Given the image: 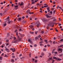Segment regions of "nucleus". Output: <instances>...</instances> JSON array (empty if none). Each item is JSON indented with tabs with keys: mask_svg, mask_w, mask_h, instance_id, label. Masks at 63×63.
Masks as SVG:
<instances>
[{
	"mask_svg": "<svg viewBox=\"0 0 63 63\" xmlns=\"http://www.w3.org/2000/svg\"><path fill=\"white\" fill-rule=\"evenodd\" d=\"M34 0H32L31 1H32V4H34V3H35V2H34Z\"/></svg>",
	"mask_w": 63,
	"mask_h": 63,
	"instance_id": "9b49d317",
	"label": "nucleus"
},
{
	"mask_svg": "<svg viewBox=\"0 0 63 63\" xmlns=\"http://www.w3.org/2000/svg\"><path fill=\"white\" fill-rule=\"evenodd\" d=\"M47 10H49V7H48L47 8Z\"/></svg>",
	"mask_w": 63,
	"mask_h": 63,
	"instance_id": "c756f323",
	"label": "nucleus"
},
{
	"mask_svg": "<svg viewBox=\"0 0 63 63\" xmlns=\"http://www.w3.org/2000/svg\"><path fill=\"white\" fill-rule=\"evenodd\" d=\"M53 21H56V19H54L53 20Z\"/></svg>",
	"mask_w": 63,
	"mask_h": 63,
	"instance_id": "c9c22d12",
	"label": "nucleus"
},
{
	"mask_svg": "<svg viewBox=\"0 0 63 63\" xmlns=\"http://www.w3.org/2000/svg\"><path fill=\"white\" fill-rule=\"evenodd\" d=\"M10 17H8L6 19V20H7L8 21H9L10 20H9V18Z\"/></svg>",
	"mask_w": 63,
	"mask_h": 63,
	"instance_id": "2eb2a0df",
	"label": "nucleus"
},
{
	"mask_svg": "<svg viewBox=\"0 0 63 63\" xmlns=\"http://www.w3.org/2000/svg\"><path fill=\"white\" fill-rule=\"evenodd\" d=\"M37 33H38V32L36 31L35 32V34H37Z\"/></svg>",
	"mask_w": 63,
	"mask_h": 63,
	"instance_id": "f704fd0d",
	"label": "nucleus"
},
{
	"mask_svg": "<svg viewBox=\"0 0 63 63\" xmlns=\"http://www.w3.org/2000/svg\"><path fill=\"white\" fill-rule=\"evenodd\" d=\"M18 42V40H16V41H13L12 42V43H15L16 44V43H17Z\"/></svg>",
	"mask_w": 63,
	"mask_h": 63,
	"instance_id": "f03ea898",
	"label": "nucleus"
},
{
	"mask_svg": "<svg viewBox=\"0 0 63 63\" xmlns=\"http://www.w3.org/2000/svg\"><path fill=\"white\" fill-rule=\"evenodd\" d=\"M51 25H52L51 23L50 24H48V26L49 27H50V26H51Z\"/></svg>",
	"mask_w": 63,
	"mask_h": 63,
	"instance_id": "f8f14e48",
	"label": "nucleus"
},
{
	"mask_svg": "<svg viewBox=\"0 0 63 63\" xmlns=\"http://www.w3.org/2000/svg\"><path fill=\"white\" fill-rule=\"evenodd\" d=\"M50 10H49H49H47L48 12H50Z\"/></svg>",
	"mask_w": 63,
	"mask_h": 63,
	"instance_id": "3c124183",
	"label": "nucleus"
},
{
	"mask_svg": "<svg viewBox=\"0 0 63 63\" xmlns=\"http://www.w3.org/2000/svg\"><path fill=\"white\" fill-rule=\"evenodd\" d=\"M5 50H6L7 52H10V50L7 48H6Z\"/></svg>",
	"mask_w": 63,
	"mask_h": 63,
	"instance_id": "20e7f679",
	"label": "nucleus"
},
{
	"mask_svg": "<svg viewBox=\"0 0 63 63\" xmlns=\"http://www.w3.org/2000/svg\"><path fill=\"white\" fill-rule=\"evenodd\" d=\"M13 22V21L12 20H11L10 21H9L8 22V24H10V23H12Z\"/></svg>",
	"mask_w": 63,
	"mask_h": 63,
	"instance_id": "4468645a",
	"label": "nucleus"
},
{
	"mask_svg": "<svg viewBox=\"0 0 63 63\" xmlns=\"http://www.w3.org/2000/svg\"><path fill=\"white\" fill-rule=\"evenodd\" d=\"M26 23V21H23L22 22V23L23 24H24V23Z\"/></svg>",
	"mask_w": 63,
	"mask_h": 63,
	"instance_id": "9d476101",
	"label": "nucleus"
},
{
	"mask_svg": "<svg viewBox=\"0 0 63 63\" xmlns=\"http://www.w3.org/2000/svg\"><path fill=\"white\" fill-rule=\"evenodd\" d=\"M63 47V45H61L60 46V47Z\"/></svg>",
	"mask_w": 63,
	"mask_h": 63,
	"instance_id": "de8ad7c7",
	"label": "nucleus"
},
{
	"mask_svg": "<svg viewBox=\"0 0 63 63\" xmlns=\"http://www.w3.org/2000/svg\"><path fill=\"white\" fill-rule=\"evenodd\" d=\"M30 10H28L27 11V13H30Z\"/></svg>",
	"mask_w": 63,
	"mask_h": 63,
	"instance_id": "dca6fc26",
	"label": "nucleus"
},
{
	"mask_svg": "<svg viewBox=\"0 0 63 63\" xmlns=\"http://www.w3.org/2000/svg\"><path fill=\"white\" fill-rule=\"evenodd\" d=\"M12 61L13 62H14V59H12Z\"/></svg>",
	"mask_w": 63,
	"mask_h": 63,
	"instance_id": "49530a36",
	"label": "nucleus"
},
{
	"mask_svg": "<svg viewBox=\"0 0 63 63\" xmlns=\"http://www.w3.org/2000/svg\"><path fill=\"white\" fill-rule=\"evenodd\" d=\"M12 58H15V56H13Z\"/></svg>",
	"mask_w": 63,
	"mask_h": 63,
	"instance_id": "ea45409f",
	"label": "nucleus"
},
{
	"mask_svg": "<svg viewBox=\"0 0 63 63\" xmlns=\"http://www.w3.org/2000/svg\"><path fill=\"white\" fill-rule=\"evenodd\" d=\"M48 5H47V6H44V8H46L47 7H48Z\"/></svg>",
	"mask_w": 63,
	"mask_h": 63,
	"instance_id": "5701e85b",
	"label": "nucleus"
},
{
	"mask_svg": "<svg viewBox=\"0 0 63 63\" xmlns=\"http://www.w3.org/2000/svg\"><path fill=\"white\" fill-rule=\"evenodd\" d=\"M10 36L11 37V38H10V39H12V38H13L14 37V35L13 34H11V36Z\"/></svg>",
	"mask_w": 63,
	"mask_h": 63,
	"instance_id": "6e6552de",
	"label": "nucleus"
},
{
	"mask_svg": "<svg viewBox=\"0 0 63 63\" xmlns=\"http://www.w3.org/2000/svg\"><path fill=\"white\" fill-rule=\"evenodd\" d=\"M31 53L30 54L29 56H30V57H31Z\"/></svg>",
	"mask_w": 63,
	"mask_h": 63,
	"instance_id": "13d9d810",
	"label": "nucleus"
},
{
	"mask_svg": "<svg viewBox=\"0 0 63 63\" xmlns=\"http://www.w3.org/2000/svg\"><path fill=\"white\" fill-rule=\"evenodd\" d=\"M53 18H54L53 17H52L51 18H50V19H53Z\"/></svg>",
	"mask_w": 63,
	"mask_h": 63,
	"instance_id": "5fc2aeb1",
	"label": "nucleus"
},
{
	"mask_svg": "<svg viewBox=\"0 0 63 63\" xmlns=\"http://www.w3.org/2000/svg\"><path fill=\"white\" fill-rule=\"evenodd\" d=\"M7 10L6 9L5 10L4 13H7Z\"/></svg>",
	"mask_w": 63,
	"mask_h": 63,
	"instance_id": "cd10ccee",
	"label": "nucleus"
},
{
	"mask_svg": "<svg viewBox=\"0 0 63 63\" xmlns=\"http://www.w3.org/2000/svg\"><path fill=\"white\" fill-rule=\"evenodd\" d=\"M21 18H19L17 19V20L18 21L20 20H21Z\"/></svg>",
	"mask_w": 63,
	"mask_h": 63,
	"instance_id": "6ab92c4d",
	"label": "nucleus"
},
{
	"mask_svg": "<svg viewBox=\"0 0 63 63\" xmlns=\"http://www.w3.org/2000/svg\"><path fill=\"white\" fill-rule=\"evenodd\" d=\"M41 33L42 34H43L44 33V31H42L41 32Z\"/></svg>",
	"mask_w": 63,
	"mask_h": 63,
	"instance_id": "72a5a7b5",
	"label": "nucleus"
},
{
	"mask_svg": "<svg viewBox=\"0 0 63 63\" xmlns=\"http://www.w3.org/2000/svg\"><path fill=\"white\" fill-rule=\"evenodd\" d=\"M16 34L17 36H18V32H16Z\"/></svg>",
	"mask_w": 63,
	"mask_h": 63,
	"instance_id": "bb28decb",
	"label": "nucleus"
},
{
	"mask_svg": "<svg viewBox=\"0 0 63 63\" xmlns=\"http://www.w3.org/2000/svg\"><path fill=\"white\" fill-rule=\"evenodd\" d=\"M33 27H34V26L32 25H31L30 26V27H31V29H32L33 28Z\"/></svg>",
	"mask_w": 63,
	"mask_h": 63,
	"instance_id": "1a4fd4ad",
	"label": "nucleus"
},
{
	"mask_svg": "<svg viewBox=\"0 0 63 63\" xmlns=\"http://www.w3.org/2000/svg\"><path fill=\"white\" fill-rule=\"evenodd\" d=\"M10 50H13V48H11L10 49Z\"/></svg>",
	"mask_w": 63,
	"mask_h": 63,
	"instance_id": "8fccbe9b",
	"label": "nucleus"
},
{
	"mask_svg": "<svg viewBox=\"0 0 63 63\" xmlns=\"http://www.w3.org/2000/svg\"><path fill=\"white\" fill-rule=\"evenodd\" d=\"M14 39L15 40H16V37H13Z\"/></svg>",
	"mask_w": 63,
	"mask_h": 63,
	"instance_id": "4d7b16f0",
	"label": "nucleus"
},
{
	"mask_svg": "<svg viewBox=\"0 0 63 63\" xmlns=\"http://www.w3.org/2000/svg\"><path fill=\"white\" fill-rule=\"evenodd\" d=\"M58 50L59 51H61V49L60 48H59Z\"/></svg>",
	"mask_w": 63,
	"mask_h": 63,
	"instance_id": "79ce46f5",
	"label": "nucleus"
},
{
	"mask_svg": "<svg viewBox=\"0 0 63 63\" xmlns=\"http://www.w3.org/2000/svg\"><path fill=\"white\" fill-rule=\"evenodd\" d=\"M0 15L1 16H2V13H0Z\"/></svg>",
	"mask_w": 63,
	"mask_h": 63,
	"instance_id": "6e6d98bb",
	"label": "nucleus"
},
{
	"mask_svg": "<svg viewBox=\"0 0 63 63\" xmlns=\"http://www.w3.org/2000/svg\"><path fill=\"white\" fill-rule=\"evenodd\" d=\"M47 46L48 47H50V45H49L48 44H47Z\"/></svg>",
	"mask_w": 63,
	"mask_h": 63,
	"instance_id": "a18cd8bd",
	"label": "nucleus"
},
{
	"mask_svg": "<svg viewBox=\"0 0 63 63\" xmlns=\"http://www.w3.org/2000/svg\"><path fill=\"white\" fill-rule=\"evenodd\" d=\"M20 5V6H23V2H21Z\"/></svg>",
	"mask_w": 63,
	"mask_h": 63,
	"instance_id": "ddd939ff",
	"label": "nucleus"
},
{
	"mask_svg": "<svg viewBox=\"0 0 63 63\" xmlns=\"http://www.w3.org/2000/svg\"><path fill=\"white\" fill-rule=\"evenodd\" d=\"M9 40L8 39L6 40V42H8Z\"/></svg>",
	"mask_w": 63,
	"mask_h": 63,
	"instance_id": "2f4dec72",
	"label": "nucleus"
},
{
	"mask_svg": "<svg viewBox=\"0 0 63 63\" xmlns=\"http://www.w3.org/2000/svg\"><path fill=\"white\" fill-rule=\"evenodd\" d=\"M24 36V34H22V35H21V36L20 35L21 37H22V36H23V37Z\"/></svg>",
	"mask_w": 63,
	"mask_h": 63,
	"instance_id": "393cba45",
	"label": "nucleus"
},
{
	"mask_svg": "<svg viewBox=\"0 0 63 63\" xmlns=\"http://www.w3.org/2000/svg\"><path fill=\"white\" fill-rule=\"evenodd\" d=\"M37 61H38L37 60H36L35 61V62H36V63H37Z\"/></svg>",
	"mask_w": 63,
	"mask_h": 63,
	"instance_id": "680f3d73",
	"label": "nucleus"
},
{
	"mask_svg": "<svg viewBox=\"0 0 63 63\" xmlns=\"http://www.w3.org/2000/svg\"><path fill=\"white\" fill-rule=\"evenodd\" d=\"M60 41H61V42L62 41H63V39H61L60 40Z\"/></svg>",
	"mask_w": 63,
	"mask_h": 63,
	"instance_id": "603ef678",
	"label": "nucleus"
},
{
	"mask_svg": "<svg viewBox=\"0 0 63 63\" xmlns=\"http://www.w3.org/2000/svg\"><path fill=\"white\" fill-rule=\"evenodd\" d=\"M44 20L45 21H47V20L46 18L44 19Z\"/></svg>",
	"mask_w": 63,
	"mask_h": 63,
	"instance_id": "b1692460",
	"label": "nucleus"
},
{
	"mask_svg": "<svg viewBox=\"0 0 63 63\" xmlns=\"http://www.w3.org/2000/svg\"><path fill=\"white\" fill-rule=\"evenodd\" d=\"M41 37V35H39L38 36V38H40Z\"/></svg>",
	"mask_w": 63,
	"mask_h": 63,
	"instance_id": "c03bdc74",
	"label": "nucleus"
},
{
	"mask_svg": "<svg viewBox=\"0 0 63 63\" xmlns=\"http://www.w3.org/2000/svg\"><path fill=\"white\" fill-rule=\"evenodd\" d=\"M8 57V56L6 54L5 55V56H4L5 57Z\"/></svg>",
	"mask_w": 63,
	"mask_h": 63,
	"instance_id": "c85d7f7f",
	"label": "nucleus"
},
{
	"mask_svg": "<svg viewBox=\"0 0 63 63\" xmlns=\"http://www.w3.org/2000/svg\"><path fill=\"white\" fill-rule=\"evenodd\" d=\"M50 2H51V3H52V1L51 0H50Z\"/></svg>",
	"mask_w": 63,
	"mask_h": 63,
	"instance_id": "338daca9",
	"label": "nucleus"
},
{
	"mask_svg": "<svg viewBox=\"0 0 63 63\" xmlns=\"http://www.w3.org/2000/svg\"><path fill=\"white\" fill-rule=\"evenodd\" d=\"M54 53H55V54H57V53L56 52H55Z\"/></svg>",
	"mask_w": 63,
	"mask_h": 63,
	"instance_id": "0e129e2a",
	"label": "nucleus"
},
{
	"mask_svg": "<svg viewBox=\"0 0 63 63\" xmlns=\"http://www.w3.org/2000/svg\"><path fill=\"white\" fill-rule=\"evenodd\" d=\"M17 38L19 42V41H21L22 40V38L20 37L19 36H17Z\"/></svg>",
	"mask_w": 63,
	"mask_h": 63,
	"instance_id": "f257e3e1",
	"label": "nucleus"
},
{
	"mask_svg": "<svg viewBox=\"0 0 63 63\" xmlns=\"http://www.w3.org/2000/svg\"><path fill=\"white\" fill-rule=\"evenodd\" d=\"M7 22V21H5L3 22L4 24V26L5 27V26H6V25H7V24L6 23Z\"/></svg>",
	"mask_w": 63,
	"mask_h": 63,
	"instance_id": "39448f33",
	"label": "nucleus"
},
{
	"mask_svg": "<svg viewBox=\"0 0 63 63\" xmlns=\"http://www.w3.org/2000/svg\"><path fill=\"white\" fill-rule=\"evenodd\" d=\"M14 7H15V8H16L18 7V5H14Z\"/></svg>",
	"mask_w": 63,
	"mask_h": 63,
	"instance_id": "f3484780",
	"label": "nucleus"
},
{
	"mask_svg": "<svg viewBox=\"0 0 63 63\" xmlns=\"http://www.w3.org/2000/svg\"><path fill=\"white\" fill-rule=\"evenodd\" d=\"M37 45L36 44H35L34 45V47H37Z\"/></svg>",
	"mask_w": 63,
	"mask_h": 63,
	"instance_id": "37998d69",
	"label": "nucleus"
},
{
	"mask_svg": "<svg viewBox=\"0 0 63 63\" xmlns=\"http://www.w3.org/2000/svg\"><path fill=\"white\" fill-rule=\"evenodd\" d=\"M36 25L37 26H38V27L40 26V22H39V21H37V22Z\"/></svg>",
	"mask_w": 63,
	"mask_h": 63,
	"instance_id": "7ed1b4c3",
	"label": "nucleus"
},
{
	"mask_svg": "<svg viewBox=\"0 0 63 63\" xmlns=\"http://www.w3.org/2000/svg\"><path fill=\"white\" fill-rule=\"evenodd\" d=\"M34 32H30V33L31 34H34Z\"/></svg>",
	"mask_w": 63,
	"mask_h": 63,
	"instance_id": "4be33fe9",
	"label": "nucleus"
},
{
	"mask_svg": "<svg viewBox=\"0 0 63 63\" xmlns=\"http://www.w3.org/2000/svg\"><path fill=\"white\" fill-rule=\"evenodd\" d=\"M28 42H30L31 43V44H32V41H31V40L30 39H28Z\"/></svg>",
	"mask_w": 63,
	"mask_h": 63,
	"instance_id": "0eeeda50",
	"label": "nucleus"
},
{
	"mask_svg": "<svg viewBox=\"0 0 63 63\" xmlns=\"http://www.w3.org/2000/svg\"><path fill=\"white\" fill-rule=\"evenodd\" d=\"M54 50H55V49H53V51L52 52V53H55V52H54Z\"/></svg>",
	"mask_w": 63,
	"mask_h": 63,
	"instance_id": "412c9836",
	"label": "nucleus"
},
{
	"mask_svg": "<svg viewBox=\"0 0 63 63\" xmlns=\"http://www.w3.org/2000/svg\"><path fill=\"white\" fill-rule=\"evenodd\" d=\"M53 59H56V60H58V58H57L56 57H53Z\"/></svg>",
	"mask_w": 63,
	"mask_h": 63,
	"instance_id": "423d86ee",
	"label": "nucleus"
},
{
	"mask_svg": "<svg viewBox=\"0 0 63 63\" xmlns=\"http://www.w3.org/2000/svg\"><path fill=\"white\" fill-rule=\"evenodd\" d=\"M61 59L58 58V60H58H58H59V61H61Z\"/></svg>",
	"mask_w": 63,
	"mask_h": 63,
	"instance_id": "a878e982",
	"label": "nucleus"
},
{
	"mask_svg": "<svg viewBox=\"0 0 63 63\" xmlns=\"http://www.w3.org/2000/svg\"><path fill=\"white\" fill-rule=\"evenodd\" d=\"M41 55H42V56H43V55H44V53H42L41 54Z\"/></svg>",
	"mask_w": 63,
	"mask_h": 63,
	"instance_id": "473e14b6",
	"label": "nucleus"
},
{
	"mask_svg": "<svg viewBox=\"0 0 63 63\" xmlns=\"http://www.w3.org/2000/svg\"><path fill=\"white\" fill-rule=\"evenodd\" d=\"M17 30H16L15 31V32H17Z\"/></svg>",
	"mask_w": 63,
	"mask_h": 63,
	"instance_id": "864d4df0",
	"label": "nucleus"
},
{
	"mask_svg": "<svg viewBox=\"0 0 63 63\" xmlns=\"http://www.w3.org/2000/svg\"><path fill=\"white\" fill-rule=\"evenodd\" d=\"M10 35V33H8L7 36V37H8Z\"/></svg>",
	"mask_w": 63,
	"mask_h": 63,
	"instance_id": "aec40b11",
	"label": "nucleus"
},
{
	"mask_svg": "<svg viewBox=\"0 0 63 63\" xmlns=\"http://www.w3.org/2000/svg\"><path fill=\"white\" fill-rule=\"evenodd\" d=\"M55 11H53V14H55Z\"/></svg>",
	"mask_w": 63,
	"mask_h": 63,
	"instance_id": "58836bf2",
	"label": "nucleus"
},
{
	"mask_svg": "<svg viewBox=\"0 0 63 63\" xmlns=\"http://www.w3.org/2000/svg\"><path fill=\"white\" fill-rule=\"evenodd\" d=\"M45 42H47V40H45Z\"/></svg>",
	"mask_w": 63,
	"mask_h": 63,
	"instance_id": "bf43d9fd",
	"label": "nucleus"
},
{
	"mask_svg": "<svg viewBox=\"0 0 63 63\" xmlns=\"http://www.w3.org/2000/svg\"><path fill=\"white\" fill-rule=\"evenodd\" d=\"M3 4V2H1V3H0V4Z\"/></svg>",
	"mask_w": 63,
	"mask_h": 63,
	"instance_id": "774afa93",
	"label": "nucleus"
},
{
	"mask_svg": "<svg viewBox=\"0 0 63 63\" xmlns=\"http://www.w3.org/2000/svg\"><path fill=\"white\" fill-rule=\"evenodd\" d=\"M49 60L50 59V60H51V59H52V57H51V58H50V57H49Z\"/></svg>",
	"mask_w": 63,
	"mask_h": 63,
	"instance_id": "a19ab883",
	"label": "nucleus"
},
{
	"mask_svg": "<svg viewBox=\"0 0 63 63\" xmlns=\"http://www.w3.org/2000/svg\"><path fill=\"white\" fill-rule=\"evenodd\" d=\"M44 51H46V49L44 48L43 49Z\"/></svg>",
	"mask_w": 63,
	"mask_h": 63,
	"instance_id": "09e8293b",
	"label": "nucleus"
},
{
	"mask_svg": "<svg viewBox=\"0 0 63 63\" xmlns=\"http://www.w3.org/2000/svg\"><path fill=\"white\" fill-rule=\"evenodd\" d=\"M15 51H16V49L15 48H14L13 49L12 51L13 52H15Z\"/></svg>",
	"mask_w": 63,
	"mask_h": 63,
	"instance_id": "a211bd4d",
	"label": "nucleus"
},
{
	"mask_svg": "<svg viewBox=\"0 0 63 63\" xmlns=\"http://www.w3.org/2000/svg\"><path fill=\"white\" fill-rule=\"evenodd\" d=\"M59 7V5L58 6H57V9H58Z\"/></svg>",
	"mask_w": 63,
	"mask_h": 63,
	"instance_id": "69168bd1",
	"label": "nucleus"
},
{
	"mask_svg": "<svg viewBox=\"0 0 63 63\" xmlns=\"http://www.w3.org/2000/svg\"><path fill=\"white\" fill-rule=\"evenodd\" d=\"M43 43V41H42L41 42H40L39 43V44H41V43Z\"/></svg>",
	"mask_w": 63,
	"mask_h": 63,
	"instance_id": "4c0bfd02",
	"label": "nucleus"
},
{
	"mask_svg": "<svg viewBox=\"0 0 63 63\" xmlns=\"http://www.w3.org/2000/svg\"><path fill=\"white\" fill-rule=\"evenodd\" d=\"M37 1L36 0H34V2H37Z\"/></svg>",
	"mask_w": 63,
	"mask_h": 63,
	"instance_id": "e2e57ef3",
	"label": "nucleus"
},
{
	"mask_svg": "<svg viewBox=\"0 0 63 63\" xmlns=\"http://www.w3.org/2000/svg\"><path fill=\"white\" fill-rule=\"evenodd\" d=\"M63 54H60V56H63Z\"/></svg>",
	"mask_w": 63,
	"mask_h": 63,
	"instance_id": "7c9ffc66",
	"label": "nucleus"
},
{
	"mask_svg": "<svg viewBox=\"0 0 63 63\" xmlns=\"http://www.w3.org/2000/svg\"><path fill=\"white\" fill-rule=\"evenodd\" d=\"M47 30H49V27H47Z\"/></svg>",
	"mask_w": 63,
	"mask_h": 63,
	"instance_id": "e433bc0d",
	"label": "nucleus"
},
{
	"mask_svg": "<svg viewBox=\"0 0 63 63\" xmlns=\"http://www.w3.org/2000/svg\"><path fill=\"white\" fill-rule=\"evenodd\" d=\"M2 58L0 57V60H2Z\"/></svg>",
	"mask_w": 63,
	"mask_h": 63,
	"instance_id": "052dcab7",
	"label": "nucleus"
}]
</instances>
